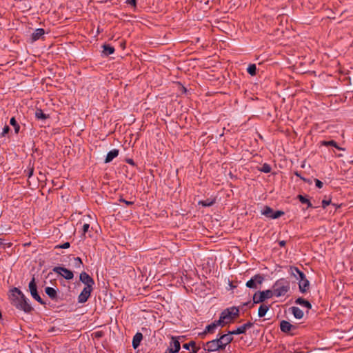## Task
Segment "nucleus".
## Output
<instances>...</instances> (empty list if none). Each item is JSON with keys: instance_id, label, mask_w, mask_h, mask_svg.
<instances>
[{"instance_id": "7c9ffc66", "label": "nucleus", "mask_w": 353, "mask_h": 353, "mask_svg": "<svg viewBox=\"0 0 353 353\" xmlns=\"http://www.w3.org/2000/svg\"><path fill=\"white\" fill-rule=\"evenodd\" d=\"M297 199L299 200V201L301 203L306 204L307 208H311L312 206L310 201L308 199H307L305 196H304L301 194H299L297 196Z\"/></svg>"}, {"instance_id": "f8f14e48", "label": "nucleus", "mask_w": 353, "mask_h": 353, "mask_svg": "<svg viewBox=\"0 0 353 353\" xmlns=\"http://www.w3.org/2000/svg\"><path fill=\"white\" fill-rule=\"evenodd\" d=\"M203 347L204 351L208 353H216L220 352L216 345V341H214V339L203 343Z\"/></svg>"}, {"instance_id": "473e14b6", "label": "nucleus", "mask_w": 353, "mask_h": 353, "mask_svg": "<svg viewBox=\"0 0 353 353\" xmlns=\"http://www.w3.org/2000/svg\"><path fill=\"white\" fill-rule=\"evenodd\" d=\"M10 123L11 125H12L14 128V131L16 133H18L20 130V126L17 123L16 119L14 117H12L10 121Z\"/></svg>"}, {"instance_id": "a211bd4d", "label": "nucleus", "mask_w": 353, "mask_h": 353, "mask_svg": "<svg viewBox=\"0 0 353 353\" xmlns=\"http://www.w3.org/2000/svg\"><path fill=\"white\" fill-rule=\"evenodd\" d=\"M183 347L188 350L192 348V351H190L189 353H197L200 350V347L196 345V342L194 341H190L188 343H184L183 345Z\"/></svg>"}, {"instance_id": "4c0bfd02", "label": "nucleus", "mask_w": 353, "mask_h": 353, "mask_svg": "<svg viewBox=\"0 0 353 353\" xmlns=\"http://www.w3.org/2000/svg\"><path fill=\"white\" fill-rule=\"evenodd\" d=\"M314 181H315L316 186L318 188H321L323 187V183L320 180L315 179Z\"/></svg>"}, {"instance_id": "a18cd8bd", "label": "nucleus", "mask_w": 353, "mask_h": 353, "mask_svg": "<svg viewBox=\"0 0 353 353\" xmlns=\"http://www.w3.org/2000/svg\"><path fill=\"white\" fill-rule=\"evenodd\" d=\"M3 239H1V238L0 237V248H1V245L3 244Z\"/></svg>"}, {"instance_id": "a19ab883", "label": "nucleus", "mask_w": 353, "mask_h": 353, "mask_svg": "<svg viewBox=\"0 0 353 353\" xmlns=\"http://www.w3.org/2000/svg\"><path fill=\"white\" fill-rule=\"evenodd\" d=\"M70 245L69 242H65L63 244L59 245L58 248H63V249H66V248H70Z\"/></svg>"}, {"instance_id": "39448f33", "label": "nucleus", "mask_w": 353, "mask_h": 353, "mask_svg": "<svg viewBox=\"0 0 353 353\" xmlns=\"http://www.w3.org/2000/svg\"><path fill=\"white\" fill-rule=\"evenodd\" d=\"M273 297L271 290L256 292L253 296V302L255 304L263 302L265 300Z\"/></svg>"}, {"instance_id": "2f4dec72", "label": "nucleus", "mask_w": 353, "mask_h": 353, "mask_svg": "<svg viewBox=\"0 0 353 353\" xmlns=\"http://www.w3.org/2000/svg\"><path fill=\"white\" fill-rule=\"evenodd\" d=\"M77 225H82L81 230L83 235H85L90 228V224L88 223H83V220H80Z\"/></svg>"}, {"instance_id": "e433bc0d", "label": "nucleus", "mask_w": 353, "mask_h": 353, "mask_svg": "<svg viewBox=\"0 0 353 353\" xmlns=\"http://www.w3.org/2000/svg\"><path fill=\"white\" fill-rule=\"evenodd\" d=\"M10 131V128L8 125H5L4 128H3V131L1 132V136H5L6 134L8 133V132Z\"/></svg>"}, {"instance_id": "de8ad7c7", "label": "nucleus", "mask_w": 353, "mask_h": 353, "mask_svg": "<svg viewBox=\"0 0 353 353\" xmlns=\"http://www.w3.org/2000/svg\"><path fill=\"white\" fill-rule=\"evenodd\" d=\"M32 170L30 172L29 176H30L32 174Z\"/></svg>"}, {"instance_id": "9b49d317", "label": "nucleus", "mask_w": 353, "mask_h": 353, "mask_svg": "<svg viewBox=\"0 0 353 353\" xmlns=\"http://www.w3.org/2000/svg\"><path fill=\"white\" fill-rule=\"evenodd\" d=\"M79 279L85 285V288L93 289L92 287L94 284V281L88 274L85 272H81L79 276Z\"/></svg>"}, {"instance_id": "9d476101", "label": "nucleus", "mask_w": 353, "mask_h": 353, "mask_svg": "<svg viewBox=\"0 0 353 353\" xmlns=\"http://www.w3.org/2000/svg\"><path fill=\"white\" fill-rule=\"evenodd\" d=\"M219 326L222 327L221 321L219 320L214 321L212 323L208 325L205 327L204 331L202 333H200L199 334L203 337V336H205L207 334H213L215 332L216 329Z\"/></svg>"}, {"instance_id": "cd10ccee", "label": "nucleus", "mask_w": 353, "mask_h": 353, "mask_svg": "<svg viewBox=\"0 0 353 353\" xmlns=\"http://www.w3.org/2000/svg\"><path fill=\"white\" fill-rule=\"evenodd\" d=\"M48 117L49 116L44 114L43 112L42 111V110H41V109H37L35 112V117L38 120H45L47 118H48Z\"/></svg>"}, {"instance_id": "72a5a7b5", "label": "nucleus", "mask_w": 353, "mask_h": 353, "mask_svg": "<svg viewBox=\"0 0 353 353\" xmlns=\"http://www.w3.org/2000/svg\"><path fill=\"white\" fill-rule=\"evenodd\" d=\"M247 71L250 75H252V76L255 75L256 71V65L255 64L249 65V66L247 68Z\"/></svg>"}, {"instance_id": "aec40b11", "label": "nucleus", "mask_w": 353, "mask_h": 353, "mask_svg": "<svg viewBox=\"0 0 353 353\" xmlns=\"http://www.w3.org/2000/svg\"><path fill=\"white\" fill-rule=\"evenodd\" d=\"M295 327L292 325L290 323H289L287 321H282L280 323V328L281 330L283 332L288 333L289 332L292 328H294Z\"/></svg>"}, {"instance_id": "6e6552de", "label": "nucleus", "mask_w": 353, "mask_h": 353, "mask_svg": "<svg viewBox=\"0 0 353 353\" xmlns=\"http://www.w3.org/2000/svg\"><path fill=\"white\" fill-rule=\"evenodd\" d=\"M264 281V277L261 274H256L246 282V287L251 289H256L261 285Z\"/></svg>"}, {"instance_id": "f03ea898", "label": "nucleus", "mask_w": 353, "mask_h": 353, "mask_svg": "<svg viewBox=\"0 0 353 353\" xmlns=\"http://www.w3.org/2000/svg\"><path fill=\"white\" fill-rule=\"evenodd\" d=\"M290 289V282L285 279H280L274 283L271 292L273 296L280 297L285 296Z\"/></svg>"}, {"instance_id": "c03bdc74", "label": "nucleus", "mask_w": 353, "mask_h": 353, "mask_svg": "<svg viewBox=\"0 0 353 353\" xmlns=\"http://www.w3.org/2000/svg\"><path fill=\"white\" fill-rule=\"evenodd\" d=\"M295 175H296L297 176L300 177V178H301V179H303V181H305V179L304 178L301 177V176H300V174H299L298 172H296V173H295Z\"/></svg>"}, {"instance_id": "6ab92c4d", "label": "nucleus", "mask_w": 353, "mask_h": 353, "mask_svg": "<svg viewBox=\"0 0 353 353\" xmlns=\"http://www.w3.org/2000/svg\"><path fill=\"white\" fill-rule=\"evenodd\" d=\"M45 34V30L43 28H37L31 35L32 42L39 40Z\"/></svg>"}, {"instance_id": "2eb2a0df", "label": "nucleus", "mask_w": 353, "mask_h": 353, "mask_svg": "<svg viewBox=\"0 0 353 353\" xmlns=\"http://www.w3.org/2000/svg\"><path fill=\"white\" fill-rule=\"evenodd\" d=\"M92 290L93 289H90L88 288H84L78 296V302L79 303H85L90 296Z\"/></svg>"}, {"instance_id": "5701e85b", "label": "nucleus", "mask_w": 353, "mask_h": 353, "mask_svg": "<svg viewBox=\"0 0 353 353\" xmlns=\"http://www.w3.org/2000/svg\"><path fill=\"white\" fill-rule=\"evenodd\" d=\"M45 292L52 300L56 299L57 298V290L53 288L46 287L45 288Z\"/></svg>"}, {"instance_id": "ea45409f", "label": "nucleus", "mask_w": 353, "mask_h": 353, "mask_svg": "<svg viewBox=\"0 0 353 353\" xmlns=\"http://www.w3.org/2000/svg\"><path fill=\"white\" fill-rule=\"evenodd\" d=\"M331 203L330 200H323L322 201V207L323 208H325L328 205H330Z\"/></svg>"}, {"instance_id": "1a4fd4ad", "label": "nucleus", "mask_w": 353, "mask_h": 353, "mask_svg": "<svg viewBox=\"0 0 353 353\" xmlns=\"http://www.w3.org/2000/svg\"><path fill=\"white\" fill-rule=\"evenodd\" d=\"M52 270L54 272L61 275L67 280H70L74 276L73 272L65 268L54 267Z\"/></svg>"}, {"instance_id": "7ed1b4c3", "label": "nucleus", "mask_w": 353, "mask_h": 353, "mask_svg": "<svg viewBox=\"0 0 353 353\" xmlns=\"http://www.w3.org/2000/svg\"><path fill=\"white\" fill-rule=\"evenodd\" d=\"M239 315V310L236 307H231L224 310L220 314L219 321L222 327L231 323L234 319Z\"/></svg>"}, {"instance_id": "393cba45", "label": "nucleus", "mask_w": 353, "mask_h": 353, "mask_svg": "<svg viewBox=\"0 0 353 353\" xmlns=\"http://www.w3.org/2000/svg\"><path fill=\"white\" fill-rule=\"evenodd\" d=\"M114 52V47L110 46V45H107V44H104L103 45V54L105 55V56H109L112 54H113Z\"/></svg>"}, {"instance_id": "ddd939ff", "label": "nucleus", "mask_w": 353, "mask_h": 353, "mask_svg": "<svg viewBox=\"0 0 353 353\" xmlns=\"http://www.w3.org/2000/svg\"><path fill=\"white\" fill-rule=\"evenodd\" d=\"M180 342L176 337L172 336L170 342L169 347L166 350V353H176L180 350Z\"/></svg>"}, {"instance_id": "f3484780", "label": "nucleus", "mask_w": 353, "mask_h": 353, "mask_svg": "<svg viewBox=\"0 0 353 353\" xmlns=\"http://www.w3.org/2000/svg\"><path fill=\"white\" fill-rule=\"evenodd\" d=\"M288 272L291 276H294L296 280H299V278H303L304 273L301 272L298 268L294 266H290L289 268Z\"/></svg>"}, {"instance_id": "20e7f679", "label": "nucleus", "mask_w": 353, "mask_h": 353, "mask_svg": "<svg viewBox=\"0 0 353 353\" xmlns=\"http://www.w3.org/2000/svg\"><path fill=\"white\" fill-rule=\"evenodd\" d=\"M214 340L216 341V345L221 352L224 351L227 346L230 345L231 342L233 341V336H230V334L228 332L223 334H219Z\"/></svg>"}, {"instance_id": "b1692460", "label": "nucleus", "mask_w": 353, "mask_h": 353, "mask_svg": "<svg viewBox=\"0 0 353 353\" xmlns=\"http://www.w3.org/2000/svg\"><path fill=\"white\" fill-rule=\"evenodd\" d=\"M290 310L296 319H301L303 317V312L299 307L293 306Z\"/></svg>"}, {"instance_id": "79ce46f5", "label": "nucleus", "mask_w": 353, "mask_h": 353, "mask_svg": "<svg viewBox=\"0 0 353 353\" xmlns=\"http://www.w3.org/2000/svg\"><path fill=\"white\" fill-rule=\"evenodd\" d=\"M125 3L128 5L132 6H136V0H126Z\"/></svg>"}, {"instance_id": "c9c22d12", "label": "nucleus", "mask_w": 353, "mask_h": 353, "mask_svg": "<svg viewBox=\"0 0 353 353\" xmlns=\"http://www.w3.org/2000/svg\"><path fill=\"white\" fill-rule=\"evenodd\" d=\"M74 265L76 268H81V265H82L81 259L79 257H76V258H74Z\"/></svg>"}, {"instance_id": "4468645a", "label": "nucleus", "mask_w": 353, "mask_h": 353, "mask_svg": "<svg viewBox=\"0 0 353 353\" xmlns=\"http://www.w3.org/2000/svg\"><path fill=\"white\" fill-rule=\"evenodd\" d=\"M253 326V323L248 322L241 326L236 328V330L229 331L228 333L230 334V336L233 335H237L241 334H244L246 330Z\"/></svg>"}, {"instance_id": "58836bf2", "label": "nucleus", "mask_w": 353, "mask_h": 353, "mask_svg": "<svg viewBox=\"0 0 353 353\" xmlns=\"http://www.w3.org/2000/svg\"><path fill=\"white\" fill-rule=\"evenodd\" d=\"M119 201L120 202L124 203L127 205H132L134 203L133 201H126V200H125L124 199H122V198H121Z\"/></svg>"}, {"instance_id": "4be33fe9", "label": "nucleus", "mask_w": 353, "mask_h": 353, "mask_svg": "<svg viewBox=\"0 0 353 353\" xmlns=\"http://www.w3.org/2000/svg\"><path fill=\"white\" fill-rule=\"evenodd\" d=\"M143 339V335L140 332H137L133 337V340H132V347L136 349L137 348L139 345H140V343L141 341Z\"/></svg>"}, {"instance_id": "f704fd0d", "label": "nucleus", "mask_w": 353, "mask_h": 353, "mask_svg": "<svg viewBox=\"0 0 353 353\" xmlns=\"http://www.w3.org/2000/svg\"><path fill=\"white\" fill-rule=\"evenodd\" d=\"M271 166L268 163H263L261 168L259 169L261 172L264 173H270L271 172Z\"/></svg>"}, {"instance_id": "a878e982", "label": "nucleus", "mask_w": 353, "mask_h": 353, "mask_svg": "<svg viewBox=\"0 0 353 353\" xmlns=\"http://www.w3.org/2000/svg\"><path fill=\"white\" fill-rule=\"evenodd\" d=\"M295 303L296 304H299V305L303 306V307H307V309H310L312 307L311 303L308 301L305 300L304 299H303L301 297L298 298L295 301Z\"/></svg>"}, {"instance_id": "f257e3e1", "label": "nucleus", "mask_w": 353, "mask_h": 353, "mask_svg": "<svg viewBox=\"0 0 353 353\" xmlns=\"http://www.w3.org/2000/svg\"><path fill=\"white\" fill-rule=\"evenodd\" d=\"M11 301L13 305L25 312H30L32 309L23 293L16 288L12 290Z\"/></svg>"}, {"instance_id": "c85d7f7f", "label": "nucleus", "mask_w": 353, "mask_h": 353, "mask_svg": "<svg viewBox=\"0 0 353 353\" xmlns=\"http://www.w3.org/2000/svg\"><path fill=\"white\" fill-rule=\"evenodd\" d=\"M322 145H325V146L332 145V146H334V148H336L339 150H344L343 148L339 147L337 145L336 142L333 141V140H331V141H323L322 142Z\"/></svg>"}, {"instance_id": "bb28decb", "label": "nucleus", "mask_w": 353, "mask_h": 353, "mask_svg": "<svg viewBox=\"0 0 353 353\" xmlns=\"http://www.w3.org/2000/svg\"><path fill=\"white\" fill-rule=\"evenodd\" d=\"M269 310V306L265 304L260 305L258 311V315L259 317H263Z\"/></svg>"}, {"instance_id": "c756f323", "label": "nucleus", "mask_w": 353, "mask_h": 353, "mask_svg": "<svg viewBox=\"0 0 353 353\" xmlns=\"http://www.w3.org/2000/svg\"><path fill=\"white\" fill-rule=\"evenodd\" d=\"M214 203H215V199H207L203 201H200L199 202V204L201 205L202 206H204V207H210V206H212Z\"/></svg>"}, {"instance_id": "423d86ee", "label": "nucleus", "mask_w": 353, "mask_h": 353, "mask_svg": "<svg viewBox=\"0 0 353 353\" xmlns=\"http://www.w3.org/2000/svg\"><path fill=\"white\" fill-rule=\"evenodd\" d=\"M261 214L268 218L276 219L284 214V212L281 210L274 211V210L269 207L265 206L261 211Z\"/></svg>"}, {"instance_id": "0eeeda50", "label": "nucleus", "mask_w": 353, "mask_h": 353, "mask_svg": "<svg viewBox=\"0 0 353 353\" xmlns=\"http://www.w3.org/2000/svg\"><path fill=\"white\" fill-rule=\"evenodd\" d=\"M28 287L32 298L34 299L37 301H38L39 303L45 305L46 303L42 300V299L37 292V288L34 277H32V279H31L30 282L29 283Z\"/></svg>"}, {"instance_id": "37998d69", "label": "nucleus", "mask_w": 353, "mask_h": 353, "mask_svg": "<svg viewBox=\"0 0 353 353\" xmlns=\"http://www.w3.org/2000/svg\"><path fill=\"white\" fill-rule=\"evenodd\" d=\"M279 245L281 246H284L285 245V241H281L279 242Z\"/></svg>"}, {"instance_id": "49530a36", "label": "nucleus", "mask_w": 353, "mask_h": 353, "mask_svg": "<svg viewBox=\"0 0 353 353\" xmlns=\"http://www.w3.org/2000/svg\"><path fill=\"white\" fill-rule=\"evenodd\" d=\"M128 162H129L130 163H132V162H133V161H132V159H130V160H129V161H128Z\"/></svg>"}, {"instance_id": "412c9836", "label": "nucleus", "mask_w": 353, "mask_h": 353, "mask_svg": "<svg viewBox=\"0 0 353 353\" xmlns=\"http://www.w3.org/2000/svg\"><path fill=\"white\" fill-rule=\"evenodd\" d=\"M119 155V150L113 149L108 152L107 156L105 159V163L111 162L114 158H116Z\"/></svg>"}, {"instance_id": "dca6fc26", "label": "nucleus", "mask_w": 353, "mask_h": 353, "mask_svg": "<svg viewBox=\"0 0 353 353\" xmlns=\"http://www.w3.org/2000/svg\"><path fill=\"white\" fill-rule=\"evenodd\" d=\"M303 278H299V288L301 293H305L308 291L310 288V282L306 279L305 274H303Z\"/></svg>"}]
</instances>
